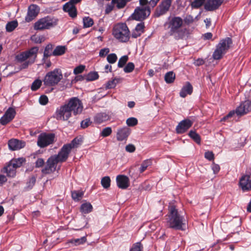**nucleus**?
Wrapping results in <instances>:
<instances>
[{
	"instance_id": "f257e3e1",
	"label": "nucleus",
	"mask_w": 251,
	"mask_h": 251,
	"mask_svg": "<svg viewBox=\"0 0 251 251\" xmlns=\"http://www.w3.org/2000/svg\"><path fill=\"white\" fill-rule=\"evenodd\" d=\"M166 225L168 228L176 230L184 231L186 229V220L184 216L178 211L176 206L170 204L165 216Z\"/></svg>"
},
{
	"instance_id": "f03ea898",
	"label": "nucleus",
	"mask_w": 251,
	"mask_h": 251,
	"mask_svg": "<svg viewBox=\"0 0 251 251\" xmlns=\"http://www.w3.org/2000/svg\"><path fill=\"white\" fill-rule=\"evenodd\" d=\"M168 27L170 29L169 34L176 40L184 39L189 35V29L187 28H181L183 20L180 17H174L168 22Z\"/></svg>"
},
{
	"instance_id": "7ed1b4c3",
	"label": "nucleus",
	"mask_w": 251,
	"mask_h": 251,
	"mask_svg": "<svg viewBox=\"0 0 251 251\" xmlns=\"http://www.w3.org/2000/svg\"><path fill=\"white\" fill-rule=\"evenodd\" d=\"M232 44V40L230 37H226L221 40L212 54L213 59H221L228 50Z\"/></svg>"
},
{
	"instance_id": "20e7f679",
	"label": "nucleus",
	"mask_w": 251,
	"mask_h": 251,
	"mask_svg": "<svg viewBox=\"0 0 251 251\" xmlns=\"http://www.w3.org/2000/svg\"><path fill=\"white\" fill-rule=\"evenodd\" d=\"M113 35L121 42L128 41L130 35V31L126 23L117 24L113 28Z\"/></svg>"
},
{
	"instance_id": "39448f33",
	"label": "nucleus",
	"mask_w": 251,
	"mask_h": 251,
	"mask_svg": "<svg viewBox=\"0 0 251 251\" xmlns=\"http://www.w3.org/2000/svg\"><path fill=\"white\" fill-rule=\"evenodd\" d=\"M63 75L60 69L55 68L53 70L48 72L44 79V84L47 86H54L62 79Z\"/></svg>"
},
{
	"instance_id": "423d86ee",
	"label": "nucleus",
	"mask_w": 251,
	"mask_h": 251,
	"mask_svg": "<svg viewBox=\"0 0 251 251\" xmlns=\"http://www.w3.org/2000/svg\"><path fill=\"white\" fill-rule=\"evenodd\" d=\"M57 24L56 22L49 16H47L38 20L34 25V28L37 30L50 29Z\"/></svg>"
},
{
	"instance_id": "0eeeda50",
	"label": "nucleus",
	"mask_w": 251,
	"mask_h": 251,
	"mask_svg": "<svg viewBox=\"0 0 251 251\" xmlns=\"http://www.w3.org/2000/svg\"><path fill=\"white\" fill-rule=\"evenodd\" d=\"M55 137L54 133H42L38 137L37 145L41 148H45L54 142Z\"/></svg>"
},
{
	"instance_id": "6e6552de",
	"label": "nucleus",
	"mask_w": 251,
	"mask_h": 251,
	"mask_svg": "<svg viewBox=\"0 0 251 251\" xmlns=\"http://www.w3.org/2000/svg\"><path fill=\"white\" fill-rule=\"evenodd\" d=\"M70 112L74 115L81 113L83 106L81 101L76 97H73L70 99L67 103Z\"/></svg>"
},
{
	"instance_id": "1a4fd4ad",
	"label": "nucleus",
	"mask_w": 251,
	"mask_h": 251,
	"mask_svg": "<svg viewBox=\"0 0 251 251\" xmlns=\"http://www.w3.org/2000/svg\"><path fill=\"white\" fill-rule=\"evenodd\" d=\"M72 116L67 103L57 108L54 118L57 120L67 121Z\"/></svg>"
},
{
	"instance_id": "9d476101",
	"label": "nucleus",
	"mask_w": 251,
	"mask_h": 251,
	"mask_svg": "<svg viewBox=\"0 0 251 251\" xmlns=\"http://www.w3.org/2000/svg\"><path fill=\"white\" fill-rule=\"evenodd\" d=\"M151 14L150 6L137 7L132 15V18L136 21H143L146 19Z\"/></svg>"
},
{
	"instance_id": "9b49d317",
	"label": "nucleus",
	"mask_w": 251,
	"mask_h": 251,
	"mask_svg": "<svg viewBox=\"0 0 251 251\" xmlns=\"http://www.w3.org/2000/svg\"><path fill=\"white\" fill-rule=\"evenodd\" d=\"M58 163L56 157L51 155L47 160L45 167L41 170L42 173L48 175L53 173L56 169Z\"/></svg>"
},
{
	"instance_id": "f8f14e48",
	"label": "nucleus",
	"mask_w": 251,
	"mask_h": 251,
	"mask_svg": "<svg viewBox=\"0 0 251 251\" xmlns=\"http://www.w3.org/2000/svg\"><path fill=\"white\" fill-rule=\"evenodd\" d=\"M172 3L171 0H164L156 7L154 13V17H159L165 14L169 10Z\"/></svg>"
},
{
	"instance_id": "ddd939ff",
	"label": "nucleus",
	"mask_w": 251,
	"mask_h": 251,
	"mask_svg": "<svg viewBox=\"0 0 251 251\" xmlns=\"http://www.w3.org/2000/svg\"><path fill=\"white\" fill-rule=\"evenodd\" d=\"M39 50V48L37 47H33L29 50L22 52L16 56V59L18 61L22 62L26 60L27 58L34 56L37 57V54Z\"/></svg>"
},
{
	"instance_id": "4468645a",
	"label": "nucleus",
	"mask_w": 251,
	"mask_h": 251,
	"mask_svg": "<svg viewBox=\"0 0 251 251\" xmlns=\"http://www.w3.org/2000/svg\"><path fill=\"white\" fill-rule=\"evenodd\" d=\"M239 186L243 192L251 191V175L242 176L239 179Z\"/></svg>"
},
{
	"instance_id": "2eb2a0df",
	"label": "nucleus",
	"mask_w": 251,
	"mask_h": 251,
	"mask_svg": "<svg viewBox=\"0 0 251 251\" xmlns=\"http://www.w3.org/2000/svg\"><path fill=\"white\" fill-rule=\"evenodd\" d=\"M16 114V112L14 108L9 107L5 111L4 114L0 119V124L2 126H5L15 118Z\"/></svg>"
},
{
	"instance_id": "dca6fc26",
	"label": "nucleus",
	"mask_w": 251,
	"mask_h": 251,
	"mask_svg": "<svg viewBox=\"0 0 251 251\" xmlns=\"http://www.w3.org/2000/svg\"><path fill=\"white\" fill-rule=\"evenodd\" d=\"M71 151V150L69 148L66 144H64L57 154L52 156L56 157L58 163L64 162L67 160Z\"/></svg>"
},
{
	"instance_id": "f3484780",
	"label": "nucleus",
	"mask_w": 251,
	"mask_h": 251,
	"mask_svg": "<svg viewBox=\"0 0 251 251\" xmlns=\"http://www.w3.org/2000/svg\"><path fill=\"white\" fill-rule=\"evenodd\" d=\"M193 122L189 119H185L180 122L176 126V131L177 134L185 133L193 125Z\"/></svg>"
},
{
	"instance_id": "a211bd4d",
	"label": "nucleus",
	"mask_w": 251,
	"mask_h": 251,
	"mask_svg": "<svg viewBox=\"0 0 251 251\" xmlns=\"http://www.w3.org/2000/svg\"><path fill=\"white\" fill-rule=\"evenodd\" d=\"M40 12L39 7L36 4H30L28 7L27 13L25 20L27 22H30L34 19Z\"/></svg>"
},
{
	"instance_id": "6ab92c4d",
	"label": "nucleus",
	"mask_w": 251,
	"mask_h": 251,
	"mask_svg": "<svg viewBox=\"0 0 251 251\" xmlns=\"http://www.w3.org/2000/svg\"><path fill=\"white\" fill-rule=\"evenodd\" d=\"M251 110V101L247 100L241 103L240 105L236 109V113L238 116H242L246 114Z\"/></svg>"
},
{
	"instance_id": "aec40b11",
	"label": "nucleus",
	"mask_w": 251,
	"mask_h": 251,
	"mask_svg": "<svg viewBox=\"0 0 251 251\" xmlns=\"http://www.w3.org/2000/svg\"><path fill=\"white\" fill-rule=\"evenodd\" d=\"M224 0H207L204 5L205 10L213 11L218 9L223 3Z\"/></svg>"
},
{
	"instance_id": "412c9836",
	"label": "nucleus",
	"mask_w": 251,
	"mask_h": 251,
	"mask_svg": "<svg viewBox=\"0 0 251 251\" xmlns=\"http://www.w3.org/2000/svg\"><path fill=\"white\" fill-rule=\"evenodd\" d=\"M8 145L10 150L16 151L24 148L25 146V142L22 140L12 139L8 141Z\"/></svg>"
},
{
	"instance_id": "4be33fe9",
	"label": "nucleus",
	"mask_w": 251,
	"mask_h": 251,
	"mask_svg": "<svg viewBox=\"0 0 251 251\" xmlns=\"http://www.w3.org/2000/svg\"><path fill=\"white\" fill-rule=\"evenodd\" d=\"M116 182L117 186L119 188L126 189L129 184V179L128 177L124 175H118L116 177Z\"/></svg>"
},
{
	"instance_id": "5701e85b",
	"label": "nucleus",
	"mask_w": 251,
	"mask_h": 251,
	"mask_svg": "<svg viewBox=\"0 0 251 251\" xmlns=\"http://www.w3.org/2000/svg\"><path fill=\"white\" fill-rule=\"evenodd\" d=\"M130 133V129L128 127H124L118 129L117 139L122 141L126 139Z\"/></svg>"
},
{
	"instance_id": "b1692460",
	"label": "nucleus",
	"mask_w": 251,
	"mask_h": 251,
	"mask_svg": "<svg viewBox=\"0 0 251 251\" xmlns=\"http://www.w3.org/2000/svg\"><path fill=\"white\" fill-rule=\"evenodd\" d=\"M145 24L144 22H141L138 24L134 29L132 31L131 36L133 38H137L140 36L144 32Z\"/></svg>"
},
{
	"instance_id": "393cba45",
	"label": "nucleus",
	"mask_w": 251,
	"mask_h": 251,
	"mask_svg": "<svg viewBox=\"0 0 251 251\" xmlns=\"http://www.w3.org/2000/svg\"><path fill=\"white\" fill-rule=\"evenodd\" d=\"M193 90V88L191 84L189 82H187L181 88L179 92V96L181 98H185L187 95H191Z\"/></svg>"
},
{
	"instance_id": "a878e982",
	"label": "nucleus",
	"mask_w": 251,
	"mask_h": 251,
	"mask_svg": "<svg viewBox=\"0 0 251 251\" xmlns=\"http://www.w3.org/2000/svg\"><path fill=\"white\" fill-rule=\"evenodd\" d=\"M16 169L9 162L7 166L3 168L1 172L6 173L7 176L13 177L16 176Z\"/></svg>"
},
{
	"instance_id": "bb28decb",
	"label": "nucleus",
	"mask_w": 251,
	"mask_h": 251,
	"mask_svg": "<svg viewBox=\"0 0 251 251\" xmlns=\"http://www.w3.org/2000/svg\"><path fill=\"white\" fill-rule=\"evenodd\" d=\"M109 119V116L106 113H100L97 114L95 117V121L99 124L107 121Z\"/></svg>"
},
{
	"instance_id": "cd10ccee",
	"label": "nucleus",
	"mask_w": 251,
	"mask_h": 251,
	"mask_svg": "<svg viewBox=\"0 0 251 251\" xmlns=\"http://www.w3.org/2000/svg\"><path fill=\"white\" fill-rule=\"evenodd\" d=\"M67 50L65 46H57L52 51L53 56H61L65 53Z\"/></svg>"
},
{
	"instance_id": "c85d7f7f",
	"label": "nucleus",
	"mask_w": 251,
	"mask_h": 251,
	"mask_svg": "<svg viewBox=\"0 0 251 251\" xmlns=\"http://www.w3.org/2000/svg\"><path fill=\"white\" fill-rule=\"evenodd\" d=\"M53 49V45L51 44H49L45 47L44 51L43 58L42 59V60L47 59L48 58L52 55Z\"/></svg>"
},
{
	"instance_id": "c756f323",
	"label": "nucleus",
	"mask_w": 251,
	"mask_h": 251,
	"mask_svg": "<svg viewBox=\"0 0 251 251\" xmlns=\"http://www.w3.org/2000/svg\"><path fill=\"white\" fill-rule=\"evenodd\" d=\"M36 181V177L35 176H32L28 177L26 182V185L24 188L25 191H29L32 189Z\"/></svg>"
},
{
	"instance_id": "7c9ffc66",
	"label": "nucleus",
	"mask_w": 251,
	"mask_h": 251,
	"mask_svg": "<svg viewBox=\"0 0 251 251\" xmlns=\"http://www.w3.org/2000/svg\"><path fill=\"white\" fill-rule=\"evenodd\" d=\"M93 206L90 202H85L81 205L80 211L83 214H88L93 210Z\"/></svg>"
},
{
	"instance_id": "2f4dec72",
	"label": "nucleus",
	"mask_w": 251,
	"mask_h": 251,
	"mask_svg": "<svg viewBox=\"0 0 251 251\" xmlns=\"http://www.w3.org/2000/svg\"><path fill=\"white\" fill-rule=\"evenodd\" d=\"M82 142V139L78 137L75 138L70 143L66 145L72 150V149L77 148Z\"/></svg>"
},
{
	"instance_id": "473e14b6",
	"label": "nucleus",
	"mask_w": 251,
	"mask_h": 251,
	"mask_svg": "<svg viewBox=\"0 0 251 251\" xmlns=\"http://www.w3.org/2000/svg\"><path fill=\"white\" fill-rule=\"evenodd\" d=\"M176 78L175 74L172 72L170 71L167 72L164 76V79L167 83H172L174 82Z\"/></svg>"
},
{
	"instance_id": "72a5a7b5",
	"label": "nucleus",
	"mask_w": 251,
	"mask_h": 251,
	"mask_svg": "<svg viewBox=\"0 0 251 251\" xmlns=\"http://www.w3.org/2000/svg\"><path fill=\"white\" fill-rule=\"evenodd\" d=\"M25 161V158L23 157L18 158L17 159H13L10 162V163L16 168L20 167L23 163Z\"/></svg>"
},
{
	"instance_id": "f704fd0d",
	"label": "nucleus",
	"mask_w": 251,
	"mask_h": 251,
	"mask_svg": "<svg viewBox=\"0 0 251 251\" xmlns=\"http://www.w3.org/2000/svg\"><path fill=\"white\" fill-rule=\"evenodd\" d=\"M87 239L85 236L81 237L80 238L77 239H72L68 241V243H71L74 244L75 246H77L81 244H83L86 242Z\"/></svg>"
},
{
	"instance_id": "c9c22d12",
	"label": "nucleus",
	"mask_w": 251,
	"mask_h": 251,
	"mask_svg": "<svg viewBox=\"0 0 251 251\" xmlns=\"http://www.w3.org/2000/svg\"><path fill=\"white\" fill-rule=\"evenodd\" d=\"M84 195V192L82 191H73L72 192V199L75 201L80 200Z\"/></svg>"
},
{
	"instance_id": "e433bc0d",
	"label": "nucleus",
	"mask_w": 251,
	"mask_h": 251,
	"mask_svg": "<svg viewBox=\"0 0 251 251\" xmlns=\"http://www.w3.org/2000/svg\"><path fill=\"white\" fill-rule=\"evenodd\" d=\"M18 25L17 21H12L8 22L6 25V30L7 32L13 31Z\"/></svg>"
},
{
	"instance_id": "4c0bfd02",
	"label": "nucleus",
	"mask_w": 251,
	"mask_h": 251,
	"mask_svg": "<svg viewBox=\"0 0 251 251\" xmlns=\"http://www.w3.org/2000/svg\"><path fill=\"white\" fill-rule=\"evenodd\" d=\"M86 75V81H92L98 79L99 75L97 72H90L87 75Z\"/></svg>"
},
{
	"instance_id": "58836bf2",
	"label": "nucleus",
	"mask_w": 251,
	"mask_h": 251,
	"mask_svg": "<svg viewBox=\"0 0 251 251\" xmlns=\"http://www.w3.org/2000/svg\"><path fill=\"white\" fill-rule=\"evenodd\" d=\"M120 79L114 78L111 80L108 81L105 84V88L106 89L114 88L116 87V85L119 82Z\"/></svg>"
},
{
	"instance_id": "ea45409f",
	"label": "nucleus",
	"mask_w": 251,
	"mask_h": 251,
	"mask_svg": "<svg viewBox=\"0 0 251 251\" xmlns=\"http://www.w3.org/2000/svg\"><path fill=\"white\" fill-rule=\"evenodd\" d=\"M189 136L197 144H200L201 139L200 136L195 131L191 130L189 133Z\"/></svg>"
},
{
	"instance_id": "a19ab883",
	"label": "nucleus",
	"mask_w": 251,
	"mask_h": 251,
	"mask_svg": "<svg viewBox=\"0 0 251 251\" xmlns=\"http://www.w3.org/2000/svg\"><path fill=\"white\" fill-rule=\"evenodd\" d=\"M152 164V161L151 159H147L144 160L141 164V167L140 168V173H143L147 168L151 166Z\"/></svg>"
},
{
	"instance_id": "79ce46f5",
	"label": "nucleus",
	"mask_w": 251,
	"mask_h": 251,
	"mask_svg": "<svg viewBox=\"0 0 251 251\" xmlns=\"http://www.w3.org/2000/svg\"><path fill=\"white\" fill-rule=\"evenodd\" d=\"M42 81L39 79H35L31 85V89L33 91H37L42 85Z\"/></svg>"
},
{
	"instance_id": "37998d69",
	"label": "nucleus",
	"mask_w": 251,
	"mask_h": 251,
	"mask_svg": "<svg viewBox=\"0 0 251 251\" xmlns=\"http://www.w3.org/2000/svg\"><path fill=\"white\" fill-rule=\"evenodd\" d=\"M111 180L109 176H106L102 178L101 184L105 189L108 188L110 186Z\"/></svg>"
},
{
	"instance_id": "c03bdc74",
	"label": "nucleus",
	"mask_w": 251,
	"mask_h": 251,
	"mask_svg": "<svg viewBox=\"0 0 251 251\" xmlns=\"http://www.w3.org/2000/svg\"><path fill=\"white\" fill-rule=\"evenodd\" d=\"M205 0H194L191 3L192 8L198 9L205 3Z\"/></svg>"
},
{
	"instance_id": "a18cd8bd",
	"label": "nucleus",
	"mask_w": 251,
	"mask_h": 251,
	"mask_svg": "<svg viewBox=\"0 0 251 251\" xmlns=\"http://www.w3.org/2000/svg\"><path fill=\"white\" fill-rule=\"evenodd\" d=\"M83 26L84 27H89L94 24L93 20L89 17H84L83 20Z\"/></svg>"
},
{
	"instance_id": "49530a36",
	"label": "nucleus",
	"mask_w": 251,
	"mask_h": 251,
	"mask_svg": "<svg viewBox=\"0 0 251 251\" xmlns=\"http://www.w3.org/2000/svg\"><path fill=\"white\" fill-rule=\"evenodd\" d=\"M118 57L115 53H112L107 55V61L110 64H114L117 60Z\"/></svg>"
},
{
	"instance_id": "de8ad7c7",
	"label": "nucleus",
	"mask_w": 251,
	"mask_h": 251,
	"mask_svg": "<svg viewBox=\"0 0 251 251\" xmlns=\"http://www.w3.org/2000/svg\"><path fill=\"white\" fill-rule=\"evenodd\" d=\"M112 128L110 127H107L103 128L100 133V136L106 137L112 133Z\"/></svg>"
},
{
	"instance_id": "09e8293b",
	"label": "nucleus",
	"mask_w": 251,
	"mask_h": 251,
	"mask_svg": "<svg viewBox=\"0 0 251 251\" xmlns=\"http://www.w3.org/2000/svg\"><path fill=\"white\" fill-rule=\"evenodd\" d=\"M128 59V57L127 55H124L121 57L119 60L118 63V66L119 68H123Z\"/></svg>"
},
{
	"instance_id": "8fccbe9b",
	"label": "nucleus",
	"mask_w": 251,
	"mask_h": 251,
	"mask_svg": "<svg viewBox=\"0 0 251 251\" xmlns=\"http://www.w3.org/2000/svg\"><path fill=\"white\" fill-rule=\"evenodd\" d=\"M126 123L128 126H134L138 124V120L136 118L131 117L126 120Z\"/></svg>"
},
{
	"instance_id": "3c124183",
	"label": "nucleus",
	"mask_w": 251,
	"mask_h": 251,
	"mask_svg": "<svg viewBox=\"0 0 251 251\" xmlns=\"http://www.w3.org/2000/svg\"><path fill=\"white\" fill-rule=\"evenodd\" d=\"M134 64L132 62H128L125 67L124 71L126 73H129L132 72L134 69Z\"/></svg>"
},
{
	"instance_id": "603ef678",
	"label": "nucleus",
	"mask_w": 251,
	"mask_h": 251,
	"mask_svg": "<svg viewBox=\"0 0 251 251\" xmlns=\"http://www.w3.org/2000/svg\"><path fill=\"white\" fill-rule=\"evenodd\" d=\"M143 247L140 242L134 244L129 251H143Z\"/></svg>"
},
{
	"instance_id": "864d4df0",
	"label": "nucleus",
	"mask_w": 251,
	"mask_h": 251,
	"mask_svg": "<svg viewBox=\"0 0 251 251\" xmlns=\"http://www.w3.org/2000/svg\"><path fill=\"white\" fill-rule=\"evenodd\" d=\"M85 66L83 65H80L78 66L75 67L74 70V74L75 75H78L82 73L85 70Z\"/></svg>"
},
{
	"instance_id": "5fc2aeb1",
	"label": "nucleus",
	"mask_w": 251,
	"mask_h": 251,
	"mask_svg": "<svg viewBox=\"0 0 251 251\" xmlns=\"http://www.w3.org/2000/svg\"><path fill=\"white\" fill-rule=\"evenodd\" d=\"M39 101L41 105H45L48 103L49 99L47 96L44 95L40 97Z\"/></svg>"
},
{
	"instance_id": "6e6d98bb",
	"label": "nucleus",
	"mask_w": 251,
	"mask_h": 251,
	"mask_svg": "<svg viewBox=\"0 0 251 251\" xmlns=\"http://www.w3.org/2000/svg\"><path fill=\"white\" fill-rule=\"evenodd\" d=\"M110 52V49L108 48H105L101 49L99 52V56L100 57H105Z\"/></svg>"
},
{
	"instance_id": "4d7b16f0",
	"label": "nucleus",
	"mask_w": 251,
	"mask_h": 251,
	"mask_svg": "<svg viewBox=\"0 0 251 251\" xmlns=\"http://www.w3.org/2000/svg\"><path fill=\"white\" fill-rule=\"evenodd\" d=\"M75 5L71 4L69 2L66 3L63 7V10L65 12H67L70 11L72 8H73Z\"/></svg>"
},
{
	"instance_id": "13d9d810",
	"label": "nucleus",
	"mask_w": 251,
	"mask_h": 251,
	"mask_svg": "<svg viewBox=\"0 0 251 251\" xmlns=\"http://www.w3.org/2000/svg\"><path fill=\"white\" fill-rule=\"evenodd\" d=\"M67 13L70 17L73 19L75 18L77 16V9L75 6L70 11L67 12Z\"/></svg>"
},
{
	"instance_id": "bf43d9fd",
	"label": "nucleus",
	"mask_w": 251,
	"mask_h": 251,
	"mask_svg": "<svg viewBox=\"0 0 251 251\" xmlns=\"http://www.w3.org/2000/svg\"><path fill=\"white\" fill-rule=\"evenodd\" d=\"M204 157L207 160L212 161L214 159V154L212 151H207L205 152Z\"/></svg>"
},
{
	"instance_id": "052dcab7",
	"label": "nucleus",
	"mask_w": 251,
	"mask_h": 251,
	"mask_svg": "<svg viewBox=\"0 0 251 251\" xmlns=\"http://www.w3.org/2000/svg\"><path fill=\"white\" fill-rule=\"evenodd\" d=\"M35 164L36 168H38L42 167L45 164L44 160L43 158H38L36 161Z\"/></svg>"
},
{
	"instance_id": "680f3d73",
	"label": "nucleus",
	"mask_w": 251,
	"mask_h": 251,
	"mask_svg": "<svg viewBox=\"0 0 251 251\" xmlns=\"http://www.w3.org/2000/svg\"><path fill=\"white\" fill-rule=\"evenodd\" d=\"M184 22L186 24L190 25L194 22L193 17L190 15H187L184 19Z\"/></svg>"
},
{
	"instance_id": "e2e57ef3",
	"label": "nucleus",
	"mask_w": 251,
	"mask_h": 251,
	"mask_svg": "<svg viewBox=\"0 0 251 251\" xmlns=\"http://www.w3.org/2000/svg\"><path fill=\"white\" fill-rule=\"evenodd\" d=\"M91 124V122L90 121V119H86L81 121V127L83 128H85L87 127Z\"/></svg>"
},
{
	"instance_id": "0e129e2a",
	"label": "nucleus",
	"mask_w": 251,
	"mask_h": 251,
	"mask_svg": "<svg viewBox=\"0 0 251 251\" xmlns=\"http://www.w3.org/2000/svg\"><path fill=\"white\" fill-rule=\"evenodd\" d=\"M126 151L129 152H133L135 151V147L132 144H128L126 147Z\"/></svg>"
},
{
	"instance_id": "69168bd1",
	"label": "nucleus",
	"mask_w": 251,
	"mask_h": 251,
	"mask_svg": "<svg viewBox=\"0 0 251 251\" xmlns=\"http://www.w3.org/2000/svg\"><path fill=\"white\" fill-rule=\"evenodd\" d=\"M212 169L213 171L214 174H216L219 172L220 170V167L219 165L216 164L214 162H213L212 164Z\"/></svg>"
},
{
	"instance_id": "338daca9",
	"label": "nucleus",
	"mask_w": 251,
	"mask_h": 251,
	"mask_svg": "<svg viewBox=\"0 0 251 251\" xmlns=\"http://www.w3.org/2000/svg\"><path fill=\"white\" fill-rule=\"evenodd\" d=\"M236 113V111H231L228 113L227 115H226V116H225L222 120L223 121H226V119H228L229 118H231L233 117V116Z\"/></svg>"
},
{
	"instance_id": "774afa93",
	"label": "nucleus",
	"mask_w": 251,
	"mask_h": 251,
	"mask_svg": "<svg viewBox=\"0 0 251 251\" xmlns=\"http://www.w3.org/2000/svg\"><path fill=\"white\" fill-rule=\"evenodd\" d=\"M75 81L86 80V75H78L75 76Z\"/></svg>"
}]
</instances>
